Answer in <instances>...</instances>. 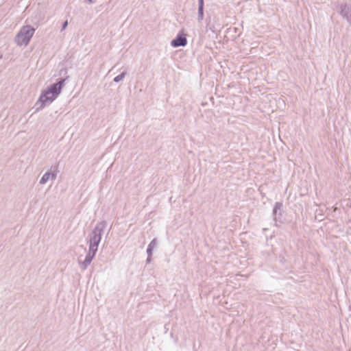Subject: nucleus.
Wrapping results in <instances>:
<instances>
[{
    "mask_svg": "<svg viewBox=\"0 0 351 351\" xmlns=\"http://www.w3.org/2000/svg\"><path fill=\"white\" fill-rule=\"evenodd\" d=\"M34 29L30 26L23 27L16 36V43L19 45H27L32 37Z\"/></svg>",
    "mask_w": 351,
    "mask_h": 351,
    "instance_id": "obj_2",
    "label": "nucleus"
},
{
    "mask_svg": "<svg viewBox=\"0 0 351 351\" xmlns=\"http://www.w3.org/2000/svg\"><path fill=\"white\" fill-rule=\"evenodd\" d=\"M121 78H122V76H121V75L117 76V77L114 78V81H115V82H118V81H119Z\"/></svg>",
    "mask_w": 351,
    "mask_h": 351,
    "instance_id": "obj_6",
    "label": "nucleus"
},
{
    "mask_svg": "<svg viewBox=\"0 0 351 351\" xmlns=\"http://www.w3.org/2000/svg\"><path fill=\"white\" fill-rule=\"evenodd\" d=\"M199 12L201 14H203V5H204V0H199Z\"/></svg>",
    "mask_w": 351,
    "mask_h": 351,
    "instance_id": "obj_5",
    "label": "nucleus"
},
{
    "mask_svg": "<svg viewBox=\"0 0 351 351\" xmlns=\"http://www.w3.org/2000/svg\"><path fill=\"white\" fill-rule=\"evenodd\" d=\"M89 3H92V0H88Z\"/></svg>",
    "mask_w": 351,
    "mask_h": 351,
    "instance_id": "obj_8",
    "label": "nucleus"
},
{
    "mask_svg": "<svg viewBox=\"0 0 351 351\" xmlns=\"http://www.w3.org/2000/svg\"><path fill=\"white\" fill-rule=\"evenodd\" d=\"M67 23H67V21H65V22H64V25H63V29H65V28H66V25H67Z\"/></svg>",
    "mask_w": 351,
    "mask_h": 351,
    "instance_id": "obj_7",
    "label": "nucleus"
},
{
    "mask_svg": "<svg viewBox=\"0 0 351 351\" xmlns=\"http://www.w3.org/2000/svg\"><path fill=\"white\" fill-rule=\"evenodd\" d=\"M53 175L49 173H46L41 178L40 180V183L43 184L45 182H46L50 178H53Z\"/></svg>",
    "mask_w": 351,
    "mask_h": 351,
    "instance_id": "obj_4",
    "label": "nucleus"
},
{
    "mask_svg": "<svg viewBox=\"0 0 351 351\" xmlns=\"http://www.w3.org/2000/svg\"><path fill=\"white\" fill-rule=\"evenodd\" d=\"M64 80H62L58 83L53 84L50 88H49L47 90H45L40 96V101L43 104H45L47 102L53 101L60 94L61 91V88Z\"/></svg>",
    "mask_w": 351,
    "mask_h": 351,
    "instance_id": "obj_1",
    "label": "nucleus"
},
{
    "mask_svg": "<svg viewBox=\"0 0 351 351\" xmlns=\"http://www.w3.org/2000/svg\"><path fill=\"white\" fill-rule=\"evenodd\" d=\"M186 38L184 34H179L177 38L171 41V45L174 47L185 46L186 45Z\"/></svg>",
    "mask_w": 351,
    "mask_h": 351,
    "instance_id": "obj_3",
    "label": "nucleus"
}]
</instances>
